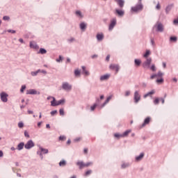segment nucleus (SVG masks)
Here are the masks:
<instances>
[{
  "label": "nucleus",
  "instance_id": "obj_57",
  "mask_svg": "<svg viewBox=\"0 0 178 178\" xmlns=\"http://www.w3.org/2000/svg\"><path fill=\"white\" fill-rule=\"evenodd\" d=\"M127 166H129L127 163H122V168H127Z\"/></svg>",
  "mask_w": 178,
  "mask_h": 178
},
{
  "label": "nucleus",
  "instance_id": "obj_41",
  "mask_svg": "<svg viewBox=\"0 0 178 178\" xmlns=\"http://www.w3.org/2000/svg\"><path fill=\"white\" fill-rule=\"evenodd\" d=\"M24 90H26V86H22L20 90L21 92H24Z\"/></svg>",
  "mask_w": 178,
  "mask_h": 178
},
{
  "label": "nucleus",
  "instance_id": "obj_25",
  "mask_svg": "<svg viewBox=\"0 0 178 178\" xmlns=\"http://www.w3.org/2000/svg\"><path fill=\"white\" fill-rule=\"evenodd\" d=\"M74 75L76 76V77H79L81 76V70H79L78 69H76L74 72Z\"/></svg>",
  "mask_w": 178,
  "mask_h": 178
},
{
  "label": "nucleus",
  "instance_id": "obj_22",
  "mask_svg": "<svg viewBox=\"0 0 178 178\" xmlns=\"http://www.w3.org/2000/svg\"><path fill=\"white\" fill-rule=\"evenodd\" d=\"M144 152H141V154H140V155H138V156H136V161H140L141 159H143V158L144 157Z\"/></svg>",
  "mask_w": 178,
  "mask_h": 178
},
{
  "label": "nucleus",
  "instance_id": "obj_12",
  "mask_svg": "<svg viewBox=\"0 0 178 178\" xmlns=\"http://www.w3.org/2000/svg\"><path fill=\"white\" fill-rule=\"evenodd\" d=\"M120 6V8H124V0H115Z\"/></svg>",
  "mask_w": 178,
  "mask_h": 178
},
{
  "label": "nucleus",
  "instance_id": "obj_61",
  "mask_svg": "<svg viewBox=\"0 0 178 178\" xmlns=\"http://www.w3.org/2000/svg\"><path fill=\"white\" fill-rule=\"evenodd\" d=\"M28 113H29V115H33V112L30 111V110H29L28 111Z\"/></svg>",
  "mask_w": 178,
  "mask_h": 178
},
{
  "label": "nucleus",
  "instance_id": "obj_55",
  "mask_svg": "<svg viewBox=\"0 0 178 178\" xmlns=\"http://www.w3.org/2000/svg\"><path fill=\"white\" fill-rule=\"evenodd\" d=\"M155 77H157L156 74H152V75L151 76L150 79H151L152 80H153V79H155Z\"/></svg>",
  "mask_w": 178,
  "mask_h": 178
},
{
  "label": "nucleus",
  "instance_id": "obj_20",
  "mask_svg": "<svg viewBox=\"0 0 178 178\" xmlns=\"http://www.w3.org/2000/svg\"><path fill=\"white\" fill-rule=\"evenodd\" d=\"M129 133H131V130H126V131H124V133L122 134V137H127L129 136Z\"/></svg>",
  "mask_w": 178,
  "mask_h": 178
},
{
  "label": "nucleus",
  "instance_id": "obj_46",
  "mask_svg": "<svg viewBox=\"0 0 178 178\" xmlns=\"http://www.w3.org/2000/svg\"><path fill=\"white\" fill-rule=\"evenodd\" d=\"M60 115L61 116H63V115H65V111H63V109H60Z\"/></svg>",
  "mask_w": 178,
  "mask_h": 178
},
{
  "label": "nucleus",
  "instance_id": "obj_45",
  "mask_svg": "<svg viewBox=\"0 0 178 178\" xmlns=\"http://www.w3.org/2000/svg\"><path fill=\"white\" fill-rule=\"evenodd\" d=\"M63 58L62 57V56H59V58L56 59V62H60L61 60H63Z\"/></svg>",
  "mask_w": 178,
  "mask_h": 178
},
{
  "label": "nucleus",
  "instance_id": "obj_23",
  "mask_svg": "<svg viewBox=\"0 0 178 178\" xmlns=\"http://www.w3.org/2000/svg\"><path fill=\"white\" fill-rule=\"evenodd\" d=\"M113 95H110L109 97H108L105 101V102L103 104V106H104V105H106V104H108L109 102V101H111V99H112Z\"/></svg>",
  "mask_w": 178,
  "mask_h": 178
},
{
  "label": "nucleus",
  "instance_id": "obj_62",
  "mask_svg": "<svg viewBox=\"0 0 178 178\" xmlns=\"http://www.w3.org/2000/svg\"><path fill=\"white\" fill-rule=\"evenodd\" d=\"M41 124H42V122H40L38 123V127H41Z\"/></svg>",
  "mask_w": 178,
  "mask_h": 178
},
{
  "label": "nucleus",
  "instance_id": "obj_11",
  "mask_svg": "<svg viewBox=\"0 0 178 178\" xmlns=\"http://www.w3.org/2000/svg\"><path fill=\"white\" fill-rule=\"evenodd\" d=\"M26 94L30 95H35V94H37V92L34 89H31L26 90Z\"/></svg>",
  "mask_w": 178,
  "mask_h": 178
},
{
  "label": "nucleus",
  "instance_id": "obj_9",
  "mask_svg": "<svg viewBox=\"0 0 178 178\" xmlns=\"http://www.w3.org/2000/svg\"><path fill=\"white\" fill-rule=\"evenodd\" d=\"M117 23V19H113L111 22V24L109 25V30L111 31L114 29L115 24Z\"/></svg>",
  "mask_w": 178,
  "mask_h": 178
},
{
  "label": "nucleus",
  "instance_id": "obj_6",
  "mask_svg": "<svg viewBox=\"0 0 178 178\" xmlns=\"http://www.w3.org/2000/svg\"><path fill=\"white\" fill-rule=\"evenodd\" d=\"M33 147H34V142H33V140H29L24 145L26 149H30L33 148Z\"/></svg>",
  "mask_w": 178,
  "mask_h": 178
},
{
  "label": "nucleus",
  "instance_id": "obj_1",
  "mask_svg": "<svg viewBox=\"0 0 178 178\" xmlns=\"http://www.w3.org/2000/svg\"><path fill=\"white\" fill-rule=\"evenodd\" d=\"M92 163L93 162H87L85 163L83 161H78V162H76V165L79 166V169H83V168L90 166V165H92Z\"/></svg>",
  "mask_w": 178,
  "mask_h": 178
},
{
  "label": "nucleus",
  "instance_id": "obj_10",
  "mask_svg": "<svg viewBox=\"0 0 178 178\" xmlns=\"http://www.w3.org/2000/svg\"><path fill=\"white\" fill-rule=\"evenodd\" d=\"M151 63H152V58H147L145 62H144L143 63V67H149V65H151Z\"/></svg>",
  "mask_w": 178,
  "mask_h": 178
},
{
  "label": "nucleus",
  "instance_id": "obj_39",
  "mask_svg": "<svg viewBox=\"0 0 178 178\" xmlns=\"http://www.w3.org/2000/svg\"><path fill=\"white\" fill-rule=\"evenodd\" d=\"M18 127H19V129H22V127H24V124H23V122H20L18 123Z\"/></svg>",
  "mask_w": 178,
  "mask_h": 178
},
{
  "label": "nucleus",
  "instance_id": "obj_60",
  "mask_svg": "<svg viewBox=\"0 0 178 178\" xmlns=\"http://www.w3.org/2000/svg\"><path fill=\"white\" fill-rule=\"evenodd\" d=\"M2 156H3V152L0 150V158H2Z\"/></svg>",
  "mask_w": 178,
  "mask_h": 178
},
{
  "label": "nucleus",
  "instance_id": "obj_52",
  "mask_svg": "<svg viewBox=\"0 0 178 178\" xmlns=\"http://www.w3.org/2000/svg\"><path fill=\"white\" fill-rule=\"evenodd\" d=\"M131 92L130 91H125V96L126 97H129V95H130Z\"/></svg>",
  "mask_w": 178,
  "mask_h": 178
},
{
  "label": "nucleus",
  "instance_id": "obj_50",
  "mask_svg": "<svg viewBox=\"0 0 178 178\" xmlns=\"http://www.w3.org/2000/svg\"><path fill=\"white\" fill-rule=\"evenodd\" d=\"M159 98H156V99H154V103L155 104H159Z\"/></svg>",
  "mask_w": 178,
  "mask_h": 178
},
{
  "label": "nucleus",
  "instance_id": "obj_38",
  "mask_svg": "<svg viewBox=\"0 0 178 178\" xmlns=\"http://www.w3.org/2000/svg\"><path fill=\"white\" fill-rule=\"evenodd\" d=\"M163 76V73H162V72H159L156 74V77H161L162 78V76Z\"/></svg>",
  "mask_w": 178,
  "mask_h": 178
},
{
  "label": "nucleus",
  "instance_id": "obj_24",
  "mask_svg": "<svg viewBox=\"0 0 178 178\" xmlns=\"http://www.w3.org/2000/svg\"><path fill=\"white\" fill-rule=\"evenodd\" d=\"M98 102H99V99H97V103L96 104H94V105H92L91 107H90V109L91 111H95V109L97 108V105H98Z\"/></svg>",
  "mask_w": 178,
  "mask_h": 178
},
{
  "label": "nucleus",
  "instance_id": "obj_58",
  "mask_svg": "<svg viewBox=\"0 0 178 178\" xmlns=\"http://www.w3.org/2000/svg\"><path fill=\"white\" fill-rule=\"evenodd\" d=\"M81 140V137H77L75 138L74 141H80Z\"/></svg>",
  "mask_w": 178,
  "mask_h": 178
},
{
  "label": "nucleus",
  "instance_id": "obj_8",
  "mask_svg": "<svg viewBox=\"0 0 178 178\" xmlns=\"http://www.w3.org/2000/svg\"><path fill=\"white\" fill-rule=\"evenodd\" d=\"M134 98L136 104H137L140 99H141V95H140L138 91H135Z\"/></svg>",
  "mask_w": 178,
  "mask_h": 178
},
{
  "label": "nucleus",
  "instance_id": "obj_32",
  "mask_svg": "<svg viewBox=\"0 0 178 178\" xmlns=\"http://www.w3.org/2000/svg\"><path fill=\"white\" fill-rule=\"evenodd\" d=\"M59 166H66V161H60Z\"/></svg>",
  "mask_w": 178,
  "mask_h": 178
},
{
  "label": "nucleus",
  "instance_id": "obj_44",
  "mask_svg": "<svg viewBox=\"0 0 178 178\" xmlns=\"http://www.w3.org/2000/svg\"><path fill=\"white\" fill-rule=\"evenodd\" d=\"M56 113H58V111L56 110L53 111L51 112V116H54V115H56Z\"/></svg>",
  "mask_w": 178,
  "mask_h": 178
},
{
  "label": "nucleus",
  "instance_id": "obj_2",
  "mask_svg": "<svg viewBox=\"0 0 178 178\" xmlns=\"http://www.w3.org/2000/svg\"><path fill=\"white\" fill-rule=\"evenodd\" d=\"M52 99L53 100L51 102V106H58L59 105H63V104H65V99L56 101V99H55V97H52Z\"/></svg>",
  "mask_w": 178,
  "mask_h": 178
},
{
  "label": "nucleus",
  "instance_id": "obj_36",
  "mask_svg": "<svg viewBox=\"0 0 178 178\" xmlns=\"http://www.w3.org/2000/svg\"><path fill=\"white\" fill-rule=\"evenodd\" d=\"M40 150L43 154H48V149H44V148H40Z\"/></svg>",
  "mask_w": 178,
  "mask_h": 178
},
{
  "label": "nucleus",
  "instance_id": "obj_13",
  "mask_svg": "<svg viewBox=\"0 0 178 178\" xmlns=\"http://www.w3.org/2000/svg\"><path fill=\"white\" fill-rule=\"evenodd\" d=\"M104 38V35L102 33H101L100 34H97V40L98 41H102Z\"/></svg>",
  "mask_w": 178,
  "mask_h": 178
},
{
  "label": "nucleus",
  "instance_id": "obj_14",
  "mask_svg": "<svg viewBox=\"0 0 178 178\" xmlns=\"http://www.w3.org/2000/svg\"><path fill=\"white\" fill-rule=\"evenodd\" d=\"M111 77V74H104L103 76H101L100 80L104 81V80H108Z\"/></svg>",
  "mask_w": 178,
  "mask_h": 178
},
{
  "label": "nucleus",
  "instance_id": "obj_26",
  "mask_svg": "<svg viewBox=\"0 0 178 178\" xmlns=\"http://www.w3.org/2000/svg\"><path fill=\"white\" fill-rule=\"evenodd\" d=\"M81 30H86L87 24L86 23H81L80 24Z\"/></svg>",
  "mask_w": 178,
  "mask_h": 178
},
{
  "label": "nucleus",
  "instance_id": "obj_18",
  "mask_svg": "<svg viewBox=\"0 0 178 178\" xmlns=\"http://www.w3.org/2000/svg\"><path fill=\"white\" fill-rule=\"evenodd\" d=\"M115 13H117L118 16H124V10H119V9H116Z\"/></svg>",
  "mask_w": 178,
  "mask_h": 178
},
{
  "label": "nucleus",
  "instance_id": "obj_30",
  "mask_svg": "<svg viewBox=\"0 0 178 178\" xmlns=\"http://www.w3.org/2000/svg\"><path fill=\"white\" fill-rule=\"evenodd\" d=\"M59 141H66V136H60L59 137Z\"/></svg>",
  "mask_w": 178,
  "mask_h": 178
},
{
  "label": "nucleus",
  "instance_id": "obj_48",
  "mask_svg": "<svg viewBox=\"0 0 178 178\" xmlns=\"http://www.w3.org/2000/svg\"><path fill=\"white\" fill-rule=\"evenodd\" d=\"M24 136H25V137H27L28 138H30V135H29V132H27V131H24Z\"/></svg>",
  "mask_w": 178,
  "mask_h": 178
},
{
  "label": "nucleus",
  "instance_id": "obj_5",
  "mask_svg": "<svg viewBox=\"0 0 178 178\" xmlns=\"http://www.w3.org/2000/svg\"><path fill=\"white\" fill-rule=\"evenodd\" d=\"M109 68L111 69L112 70H115L116 73H118L120 70L119 65H116L115 63H112L111 65H110Z\"/></svg>",
  "mask_w": 178,
  "mask_h": 178
},
{
  "label": "nucleus",
  "instance_id": "obj_15",
  "mask_svg": "<svg viewBox=\"0 0 178 178\" xmlns=\"http://www.w3.org/2000/svg\"><path fill=\"white\" fill-rule=\"evenodd\" d=\"M153 94H155V90H152V91H149L147 94H145V95L143 97H144V98H147V97L152 96V95H153Z\"/></svg>",
  "mask_w": 178,
  "mask_h": 178
},
{
  "label": "nucleus",
  "instance_id": "obj_54",
  "mask_svg": "<svg viewBox=\"0 0 178 178\" xmlns=\"http://www.w3.org/2000/svg\"><path fill=\"white\" fill-rule=\"evenodd\" d=\"M111 58V55H107L106 58V60H107V62H108V60H110Z\"/></svg>",
  "mask_w": 178,
  "mask_h": 178
},
{
  "label": "nucleus",
  "instance_id": "obj_51",
  "mask_svg": "<svg viewBox=\"0 0 178 178\" xmlns=\"http://www.w3.org/2000/svg\"><path fill=\"white\" fill-rule=\"evenodd\" d=\"M7 31L8 33H12V34H15V33H16V31L15 30H8Z\"/></svg>",
  "mask_w": 178,
  "mask_h": 178
},
{
  "label": "nucleus",
  "instance_id": "obj_63",
  "mask_svg": "<svg viewBox=\"0 0 178 178\" xmlns=\"http://www.w3.org/2000/svg\"><path fill=\"white\" fill-rule=\"evenodd\" d=\"M46 127L47 129H51V126L49 125V124H47Z\"/></svg>",
  "mask_w": 178,
  "mask_h": 178
},
{
  "label": "nucleus",
  "instance_id": "obj_49",
  "mask_svg": "<svg viewBox=\"0 0 178 178\" xmlns=\"http://www.w3.org/2000/svg\"><path fill=\"white\" fill-rule=\"evenodd\" d=\"M114 136L115 137H117V138L122 137V134H119L118 133H115Z\"/></svg>",
  "mask_w": 178,
  "mask_h": 178
},
{
  "label": "nucleus",
  "instance_id": "obj_21",
  "mask_svg": "<svg viewBox=\"0 0 178 178\" xmlns=\"http://www.w3.org/2000/svg\"><path fill=\"white\" fill-rule=\"evenodd\" d=\"M24 147V143H20L18 145H17V149L18 151H21V149H22Z\"/></svg>",
  "mask_w": 178,
  "mask_h": 178
},
{
  "label": "nucleus",
  "instance_id": "obj_59",
  "mask_svg": "<svg viewBox=\"0 0 178 178\" xmlns=\"http://www.w3.org/2000/svg\"><path fill=\"white\" fill-rule=\"evenodd\" d=\"M174 24H178V17L174 20Z\"/></svg>",
  "mask_w": 178,
  "mask_h": 178
},
{
  "label": "nucleus",
  "instance_id": "obj_7",
  "mask_svg": "<svg viewBox=\"0 0 178 178\" xmlns=\"http://www.w3.org/2000/svg\"><path fill=\"white\" fill-rule=\"evenodd\" d=\"M149 122H151V118L149 116H147V118H146L143 123V124H141L140 126H139L140 129H142L143 127H144L145 126H146L147 124H149Z\"/></svg>",
  "mask_w": 178,
  "mask_h": 178
},
{
  "label": "nucleus",
  "instance_id": "obj_19",
  "mask_svg": "<svg viewBox=\"0 0 178 178\" xmlns=\"http://www.w3.org/2000/svg\"><path fill=\"white\" fill-rule=\"evenodd\" d=\"M82 70L86 76H89L90 73H89L88 70H86V66H82Z\"/></svg>",
  "mask_w": 178,
  "mask_h": 178
},
{
  "label": "nucleus",
  "instance_id": "obj_40",
  "mask_svg": "<svg viewBox=\"0 0 178 178\" xmlns=\"http://www.w3.org/2000/svg\"><path fill=\"white\" fill-rule=\"evenodd\" d=\"M92 170H87L85 173L86 176H88V175H90L92 173Z\"/></svg>",
  "mask_w": 178,
  "mask_h": 178
},
{
  "label": "nucleus",
  "instance_id": "obj_37",
  "mask_svg": "<svg viewBox=\"0 0 178 178\" xmlns=\"http://www.w3.org/2000/svg\"><path fill=\"white\" fill-rule=\"evenodd\" d=\"M151 70H152V72H156V67L155 66V65H152V66L150 67Z\"/></svg>",
  "mask_w": 178,
  "mask_h": 178
},
{
  "label": "nucleus",
  "instance_id": "obj_3",
  "mask_svg": "<svg viewBox=\"0 0 178 178\" xmlns=\"http://www.w3.org/2000/svg\"><path fill=\"white\" fill-rule=\"evenodd\" d=\"M143 6L142 3H139L138 5H136V6H134L131 8L132 12L138 13V12H141L143 10Z\"/></svg>",
  "mask_w": 178,
  "mask_h": 178
},
{
  "label": "nucleus",
  "instance_id": "obj_53",
  "mask_svg": "<svg viewBox=\"0 0 178 178\" xmlns=\"http://www.w3.org/2000/svg\"><path fill=\"white\" fill-rule=\"evenodd\" d=\"M10 18L9 17H8V16H4L3 17V20H9Z\"/></svg>",
  "mask_w": 178,
  "mask_h": 178
},
{
  "label": "nucleus",
  "instance_id": "obj_56",
  "mask_svg": "<svg viewBox=\"0 0 178 178\" xmlns=\"http://www.w3.org/2000/svg\"><path fill=\"white\" fill-rule=\"evenodd\" d=\"M83 152H84V154H88V148H84Z\"/></svg>",
  "mask_w": 178,
  "mask_h": 178
},
{
  "label": "nucleus",
  "instance_id": "obj_4",
  "mask_svg": "<svg viewBox=\"0 0 178 178\" xmlns=\"http://www.w3.org/2000/svg\"><path fill=\"white\" fill-rule=\"evenodd\" d=\"M0 97L2 102H8V97H9V95L6 92H2L0 94Z\"/></svg>",
  "mask_w": 178,
  "mask_h": 178
},
{
  "label": "nucleus",
  "instance_id": "obj_28",
  "mask_svg": "<svg viewBox=\"0 0 178 178\" xmlns=\"http://www.w3.org/2000/svg\"><path fill=\"white\" fill-rule=\"evenodd\" d=\"M39 54L44 55V54H47V50L45 49L41 48L39 51Z\"/></svg>",
  "mask_w": 178,
  "mask_h": 178
},
{
  "label": "nucleus",
  "instance_id": "obj_16",
  "mask_svg": "<svg viewBox=\"0 0 178 178\" xmlns=\"http://www.w3.org/2000/svg\"><path fill=\"white\" fill-rule=\"evenodd\" d=\"M157 30L158 31H163V26L161 24V23H158L157 24Z\"/></svg>",
  "mask_w": 178,
  "mask_h": 178
},
{
  "label": "nucleus",
  "instance_id": "obj_47",
  "mask_svg": "<svg viewBox=\"0 0 178 178\" xmlns=\"http://www.w3.org/2000/svg\"><path fill=\"white\" fill-rule=\"evenodd\" d=\"M63 88L64 90H67V83H63Z\"/></svg>",
  "mask_w": 178,
  "mask_h": 178
},
{
  "label": "nucleus",
  "instance_id": "obj_29",
  "mask_svg": "<svg viewBox=\"0 0 178 178\" xmlns=\"http://www.w3.org/2000/svg\"><path fill=\"white\" fill-rule=\"evenodd\" d=\"M151 52L149 50H147L145 55H144V58H148V56L150 55Z\"/></svg>",
  "mask_w": 178,
  "mask_h": 178
},
{
  "label": "nucleus",
  "instance_id": "obj_35",
  "mask_svg": "<svg viewBox=\"0 0 178 178\" xmlns=\"http://www.w3.org/2000/svg\"><path fill=\"white\" fill-rule=\"evenodd\" d=\"M40 70H38L36 71V72H31V75H32V76H37V74H38V73H40Z\"/></svg>",
  "mask_w": 178,
  "mask_h": 178
},
{
  "label": "nucleus",
  "instance_id": "obj_27",
  "mask_svg": "<svg viewBox=\"0 0 178 178\" xmlns=\"http://www.w3.org/2000/svg\"><path fill=\"white\" fill-rule=\"evenodd\" d=\"M135 65L136 66H140L141 65V60L140 59H135Z\"/></svg>",
  "mask_w": 178,
  "mask_h": 178
},
{
  "label": "nucleus",
  "instance_id": "obj_43",
  "mask_svg": "<svg viewBox=\"0 0 178 178\" xmlns=\"http://www.w3.org/2000/svg\"><path fill=\"white\" fill-rule=\"evenodd\" d=\"M161 6L159 3V2H158L156 6V9H157L158 10H159L161 9Z\"/></svg>",
  "mask_w": 178,
  "mask_h": 178
},
{
  "label": "nucleus",
  "instance_id": "obj_34",
  "mask_svg": "<svg viewBox=\"0 0 178 178\" xmlns=\"http://www.w3.org/2000/svg\"><path fill=\"white\" fill-rule=\"evenodd\" d=\"M170 41H173L174 42H176L177 41V37H170Z\"/></svg>",
  "mask_w": 178,
  "mask_h": 178
},
{
  "label": "nucleus",
  "instance_id": "obj_64",
  "mask_svg": "<svg viewBox=\"0 0 178 178\" xmlns=\"http://www.w3.org/2000/svg\"><path fill=\"white\" fill-rule=\"evenodd\" d=\"M69 90H72V86H69V84H68V91H69Z\"/></svg>",
  "mask_w": 178,
  "mask_h": 178
},
{
  "label": "nucleus",
  "instance_id": "obj_33",
  "mask_svg": "<svg viewBox=\"0 0 178 178\" xmlns=\"http://www.w3.org/2000/svg\"><path fill=\"white\" fill-rule=\"evenodd\" d=\"M163 81H164V80L162 77L161 79H157V80H156V83H158L159 84L163 83Z\"/></svg>",
  "mask_w": 178,
  "mask_h": 178
},
{
  "label": "nucleus",
  "instance_id": "obj_17",
  "mask_svg": "<svg viewBox=\"0 0 178 178\" xmlns=\"http://www.w3.org/2000/svg\"><path fill=\"white\" fill-rule=\"evenodd\" d=\"M30 47L31 48H33V49H37V48H38V46L35 42H31Z\"/></svg>",
  "mask_w": 178,
  "mask_h": 178
},
{
  "label": "nucleus",
  "instance_id": "obj_31",
  "mask_svg": "<svg viewBox=\"0 0 178 178\" xmlns=\"http://www.w3.org/2000/svg\"><path fill=\"white\" fill-rule=\"evenodd\" d=\"M76 16H78L79 17H83V15H82L81 12H80V10H76Z\"/></svg>",
  "mask_w": 178,
  "mask_h": 178
},
{
  "label": "nucleus",
  "instance_id": "obj_42",
  "mask_svg": "<svg viewBox=\"0 0 178 178\" xmlns=\"http://www.w3.org/2000/svg\"><path fill=\"white\" fill-rule=\"evenodd\" d=\"M172 9V6H167L165 10L166 13H168V12H170V10Z\"/></svg>",
  "mask_w": 178,
  "mask_h": 178
}]
</instances>
